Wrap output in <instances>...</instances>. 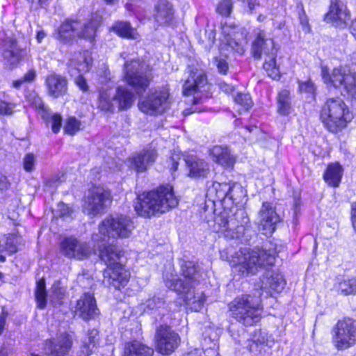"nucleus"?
<instances>
[{
    "instance_id": "obj_48",
    "label": "nucleus",
    "mask_w": 356,
    "mask_h": 356,
    "mask_svg": "<svg viewBox=\"0 0 356 356\" xmlns=\"http://www.w3.org/2000/svg\"><path fill=\"white\" fill-rule=\"evenodd\" d=\"M47 114L42 113V118L44 121L49 119L51 122V129L54 134H57L60 132L63 124V117L59 113H54L49 117L46 116Z\"/></svg>"
},
{
    "instance_id": "obj_16",
    "label": "nucleus",
    "mask_w": 356,
    "mask_h": 356,
    "mask_svg": "<svg viewBox=\"0 0 356 356\" xmlns=\"http://www.w3.org/2000/svg\"><path fill=\"white\" fill-rule=\"evenodd\" d=\"M179 343V335L168 326H161L157 330V352L169 355L175 351Z\"/></svg>"
},
{
    "instance_id": "obj_22",
    "label": "nucleus",
    "mask_w": 356,
    "mask_h": 356,
    "mask_svg": "<svg viewBox=\"0 0 356 356\" xmlns=\"http://www.w3.org/2000/svg\"><path fill=\"white\" fill-rule=\"evenodd\" d=\"M349 18V13L341 1L330 0V11L325 17L327 22L333 23L336 26L343 27Z\"/></svg>"
},
{
    "instance_id": "obj_42",
    "label": "nucleus",
    "mask_w": 356,
    "mask_h": 356,
    "mask_svg": "<svg viewBox=\"0 0 356 356\" xmlns=\"http://www.w3.org/2000/svg\"><path fill=\"white\" fill-rule=\"evenodd\" d=\"M6 42L10 47V49L5 50L6 52L8 53V58L14 59L17 63H20L24 58V50L18 47L17 40L15 38H10Z\"/></svg>"
},
{
    "instance_id": "obj_41",
    "label": "nucleus",
    "mask_w": 356,
    "mask_h": 356,
    "mask_svg": "<svg viewBox=\"0 0 356 356\" xmlns=\"http://www.w3.org/2000/svg\"><path fill=\"white\" fill-rule=\"evenodd\" d=\"M21 238L17 231L8 234L6 236L3 245L0 248V252H6L9 255L17 253L19 251L18 245H20Z\"/></svg>"
},
{
    "instance_id": "obj_9",
    "label": "nucleus",
    "mask_w": 356,
    "mask_h": 356,
    "mask_svg": "<svg viewBox=\"0 0 356 356\" xmlns=\"http://www.w3.org/2000/svg\"><path fill=\"white\" fill-rule=\"evenodd\" d=\"M321 76L325 83H331L343 97L356 99V75L346 72L343 68H335L330 74L327 67L321 65Z\"/></svg>"
},
{
    "instance_id": "obj_17",
    "label": "nucleus",
    "mask_w": 356,
    "mask_h": 356,
    "mask_svg": "<svg viewBox=\"0 0 356 356\" xmlns=\"http://www.w3.org/2000/svg\"><path fill=\"white\" fill-rule=\"evenodd\" d=\"M98 257L106 266L122 264L121 259L125 257V250L117 243H106L98 245Z\"/></svg>"
},
{
    "instance_id": "obj_29",
    "label": "nucleus",
    "mask_w": 356,
    "mask_h": 356,
    "mask_svg": "<svg viewBox=\"0 0 356 356\" xmlns=\"http://www.w3.org/2000/svg\"><path fill=\"white\" fill-rule=\"evenodd\" d=\"M261 281V289H270L277 293L281 292L286 285L283 275L272 270H267Z\"/></svg>"
},
{
    "instance_id": "obj_23",
    "label": "nucleus",
    "mask_w": 356,
    "mask_h": 356,
    "mask_svg": "<svg viewBox=\"0 0 356 356\" xmlns=\"http://www.w3.org/2000/svg\"><path fill=\"white\" fill-rule=\"evenodd\" d=\"M250 220L243 210L238 211L233 216L230 217L229 225L232 232L226 234V237L230 238H239L245 235L250 227Z\"/></svg>"
},
{
    "instance_id": "obj_30",
    "label": "nucleus",
    "mask_w": 356,
    "mask_h": 356,
    "mask_svg": "<svg viewBox=\"0 0 356 356\" xmlns=\"http://www.w3.org/2000/svg\"><path fill=\"white\" fill-rule=\"evenodd\" d=\"M92 53L88 49L75 51L70 60V64L78 72H88L92 64Z\"/></svg>"
},
{
    "instance_id": "obj_60",
    "label": "nucleus",
    "mask_w": 356,
    "mask_h": 356,
    "mask_svg": "<svg viewBox=\"0 0 356 356\" xmlns=\"http://www.w3.org/2000/svg\"><path fill=\"white\" fill-rule=\"evenodd\" d=\"M8 316V312L6 310L4 307H3L0 312V336L3 333L6 329L7 318Z\"/></svg>"
},
{
    "instance_id": "obj_12",
    "label": "nucleus",
    "mask_w": 356,
    "mask_h": 356,
    "mask_svg": "<svg viewBox=\"0 0 356 356\" xmlns=\"http://www.w3.org/2000/svg\"><path fill=\"white\" fill-rule=\"evenodd\" d=\"M60 252L70 259L83 260L90 254V248L86 242L73 236L64 237L59 243Z\"/></svg>"
},
{
    "instance_id": "obj_6",
    "label": "nucleus",
    "mask_w": 356,
    "mask_h": 356,
    "mask_svg": "<svg viewBox=\"0 0 356 356\" xmlns=\"http://www.w3.org/2000/svg\"><path fill=\"white\" fill-rule=\"evenodd\" d=\"M321 120L331 132L344 128L352 120V115L344 102L340 98H328L321 111Z\"/></svg>"
},
{
    "instance_id": "obj_21",
    "label": "nucleus",
    "mask_w": 356,
    "mask_h": 356,
    "mask_svg": "<svg viewBox=\"0 0 356 356\" xmlns=\"http://www.w3.org/2000/svg\"><path fill=\"white\" fill-rule=\"evenodd\" d=\"M44 83L48 95L54 98L63 97L67 92V80L63 75L50 73L46 76Z\"/></svg>"
},
{
    "instance_id": "obj_46",
    "label": "nucleus",
    "mask_w": 356,
    "mask_h": 356,
    "mask_svg": "<svg viewBox=\"0 0 356 356\" xmlns=\"http://www.w3.org/2000/svg\"><path fill=\"white\" fill-rule=\"evenodd\" d=\"M139 109L147 115H154L156 113V95L151 93L143 100L138 103Z\"/></svg>"
},
{
    "instance_id": "obj_20",
    "label": "nucleus",
    "mask_w": 356,
    "mask_h": 356,
    "mask_svg": "<svg viewBox=\"0 0 356 356\" xmlns=\"http://www.w3.org/2000/svg\"><path fill=\"white\" fill-rule=\"evenodd\" d=\"M178 203L171 185L164 184L157 188V213H166L175 208Z\"/></svg>"
},
{
    "instance_id": "obj_13",
    "label": "nucleus",
    "mask_w": 356,
    "mask_h": 356,
    "mask_svg": "<svg viewBox=\"0 0 356 356\" xmlns=\"http://www.w3.org/2000/svg\"><path fill=\"white\" fill-rule=\"evenodd\" d=\"M104 280L109 287L115 290H122L129 283L131 273L125 264L106 266L102 271Z\"/></svg>"
},
{
    "instance_id": "obj_37",
    "label": "nucleus",
    "mask_w": 356,
    "mask_h": 356,
    "mask_svg": "<svg viewBox=\"0 0 356 356\" xmlns=\"http://www.w3.org/2000/svg\"><path fill=\"white\" fill-rule=\"evenodd\" d=\"M24 97L29 106L34 108L37 112L49 114V109L46 107L42 97L35 90H25Z\"/></svg>"
},
{
    "instance_id": "obj_55",
    "label": "nucleus",
    "mask_w": 356,
    "mask_h": 356,
    "mask_svg": "<svg viewBox=\"0 0 356 356\" xmlns=\"http://www.w3.org/2000/svg\"><path fill=\"white\" fill-rule=\"evenodd\" d=\"M15 104L5 100H0V115H11Z\"/></svg>"
},
{
    "instance_id": "obj_64",
    "label": "nucleus",
    "mask_w": 356,
    "mask_h": 356,
    "mask_svg": "<svg viewBox=\"0 0 356 356\" xmlns=\"http://www.w3.org/2000/svg\"><path fill=\"white\" fill-rule=\"evenodd\" d=\"M350 216H351V222L353 227L356 232V202H353L351 204V211H350Z\"/></svg>"
},
{
    "instance_id": "obj_44",
    "label": "nucleus",
    "mask_w": 356,
    "mask_h": 356,
    "mask_svg": "<svg viewBox=\"0 0 356 356\" xmlns=\"http://www.w3.org/2000/svg\"><path fill=\"white\" fill-rule=\"evenodd\" d=\"M277 110L283 115H288L291 109L290 92L287 90H282L277 97Z\"/></svg>"
},
{
    "instance_id": "obj_10",
    "label": "nucleus",
    "mask_w": 356,
    "mask_h": 356,
    "mask_svg": "<svg viewBox=\"0 0 356 356\" xmlns=\"http://www.w3.org/2000/svg\"><path fill=\"white\" fill-rule=\"evenodd\" d=\"M113 200L110 189L100 184H92L88 189V195L83 198V208L88 215L96 216L104 213Z\"/></svg>"
},
{
    "instance_id": "obj_24",
    "label": "nucleus",
    "mask_w": 356,
    "mask_h": 356,
    "mask_svg": "<svg viewBox=\"0 0 356 356\" xmlns=\"http://www.w3.org/2000/svg\"><path fill=\"white\" fill-rule=\"evenodd\" d=\"M129 168L136 172H143L148 168L149 164L154 161V152L152 149H144L140 152L131 155L128 158Z\"/></svg>"
},
{
    "instance_id": "obj_1",
    "label": "nucleus",
    "mask_w": 356,
    "mask_h": 356,
    "mask_svg": "<svg viewBox=\"0 0 356 356\" xmlns=\"http://www.w3.org/2000/svg\"><path fill=\"white\" fill-rule=\"evenodd\" d=\"M180 275L181 277L170 279L163 275L165 286L179 294H184V301L188 308L193 312H199L205 302L202 292L195 291L198 284V266L192 261L181 259L179 261Z\"/></svg>"
},
{
    "instance_id": "obj_19",
    "label": "nucleus",
    "mask_w": 356,
    "mask_h": 356,
    "mask_svg": "<svg viewBox=\"0 0 356 356\" xmlns=\"http://www.w3.org/2000/svg\"><path fill=\"white\" fill-rule=\"evenodd\" d=\"M134 209L137 214L150 218L156 213V190L145 191L137 195Z\"/></svg>"
},
{
    "instance_id": "obj_8",
    "label": "nucleus",
    "mask_w": 356,
    "mask_h": 356,
    "mask_svg": "<svg viewBox=\"0 0 356 356\" xmlns=\"http://www.w3.org/2000/svg\"><path fill=\"white\" fill-rule=\"evenodd\" d=\"M134 228L131 218L122 213L109 214L98 225L101 235L115 238H129Z\"/></svg>"
},
{
    "instance_id": "obj_33",
    "label": "nucleus",
    "mask_w": 356,
    "mask_h": 356,
    "mask_svg": "<svg viewBox=\"0 0 356 356\" xmlns=\"http://www.w3.org/2000/svg\"><path fill=\"white\" fill-rule=\"evenodd\" d=\"M238 29L236 26L225 25L222 26V32L224 35L222 42L229 47L232 50L236 51L238 54H243L244 49L242 44L236 39Z\"/></svg>"
},
{
    "instance_id": "obj_61",
    "label": "nucleus",
    "mask_w": 356,
    "mask_h": 356,
    "mask_svg": "<svg viewBox=\"0 0 356 356\" xmlns=\"http://www.w3.org/2000/svg\"><path fill=\"white\" fill-rule=\"evenodd\" d=\"M297 9L299 15L300 24L302 25V26H307L308 25V19L305 15V12L303 9L302 4L300 3H298Z\"/></svg>"
},
{
    "instance_id": "obj_47",
    "label": "nucleus",
    "mask_w": 356,
    "mask_h": 356,
    "mask_svg": "<svg viewBox=\"0 0 356 356\" xmlns=\"http://www.w3.org/2000/svg\"><path fill=\"white\" fill-rule=\"evenodd\" d=\"M337 289L341 293L347 296L356 293V279L347 278L341 280L337 285Z\"/></svg>"
},
{
    "instance_id": "obj_32",
    "label": "nucleus",
    "mask_w": 356,
    "mask_h": 356,
    "mask_svg": "<svg viewBox=\"0 0 356 356\" xmlns=\"http://www.w3.org/2000/svg\"><path fill=\"white\" fill-rule=\"evenodd\" d=\"M175 10L168 0H157V24L169 25L174 19Z\"/></svg>"
},
{
    "instance_id": "obj_31",
    "label": "nucleus",
    "mask_w": 356,
    "mask_h": 356,
    "mask_svg": "<svg viewBox=\"0 0 356 356\" xmlns=\"http://www.w3.org/2000/svg\"><path fill=\"white\" fill-rule=\"evenodd\" d=\"M154 350L143 343L134 339L124 344L122 356H153Z\"/></svg>"
},
{
    "instance_id": "obj_58",
    "label": "nucleus",
    "mask_w": 356,
    "mask_h": 356,
    "mask_svg": "<svg viewBox=\"0 0 356 356\" xmlns=\"http://www.w3.org/2000/svg\"><path fill=\"white\" fill-rule=\"evenodd\" d=\"M75 85L83 92L89 90V87L86 78L82 74H79L74 79Z\"/></svg>"
},
{
    "instance_id": "obj_3",
    "label": "nucleus",
    "mask_w": 356,
    "mask_h": 356,
    "mask_svg": "<svg viewBox=\"0 0 356 356\" xmlns=\"http://www.w3.org/2000/svg\"><path fill=\"white\" fill-rule=\"evenodd\" d=\"M276 254V249L271 243L268 247L265 245L264 248L252 251L245 248L232 256L229 264L235 272H238L243 275H254L259 269L272 266L275 263Z\"/></svg>"
},
{
    "instance_id": "obj_27",
    "label": "nucleus",
    "mask_w": 356,
    "mask_h": 356,
    "mask_svg": "<svg viewBox=\"0 0 356 356\" xmlns=\"http://www.w3.org/2000/svg\"><path fill=\"white\" fill-rule=\"evenodd\" d=\"M211 159L224 167H232L235 163V156L227 146L216 145L209 150Z\"/></svg>"
},
{
    "instance_id": "obj_26",
    "label": "nucleus",
    "mask_w": 356,
    "mask_h": 356,
    "mask_svg": "<svg viewBox=\"0 0 356 356\" xmlns=\"http://www.w3.org/2000/svg\"><path fill=\"white\" fill-rule=\"evenodd\" d=\"M185 161L189 170L188 176L195 179L207 177L210 170L208 163L204 160L191 155L187 156Z\"/></svg>"
},
{
    "instance_id": "obj_51",
    "label": "nucleus",
    "mask_w": 356,
    "mask_h": 356,
    "mask_svg": "<svg viewBox=\"0 0 356 356\" xmlns=\"http://www.w3.org/2000/svg\"><path fill=\"white\" fill-rule=\"evenodd\" d=\"M230 217L228 218L224 215L218 216L216 219V225H218V228L215 227V229L218 232H223L225 236L232 232V228L229 225Z\"/></svg>"
},
{
    "instance_id": "obj_40",
    "label": "nucleus",
    "mask_w": 356,
    "mask_h": 356,
    "mask_svg": "<svg viewBox=\"0 0 356 356\" xmlns=\"http://www.w3.org/2000/svg\"><path fill=\"white\" fill-rule=\"evenodd\" d=\"M172 103L173 99L169 93V89L167 87L161 88L159 92H157V115L167 113Z\"/></svg>"
},
{
    "instance_id": "obj_28",
    "label": "nucleus",
    "mask_w": 356,
    "mask_h": 356,
    "mask_svg": "<svg viewBox=\"0 0 356 356\" xmlns=\"http://www.w3.org/2000/svg\"><path fill=\"white\" fill-rule=\"evenodd\" d=\"M109 31L122 39L134 40L138 37L137 29L131 26L129 21H115L109 28Z\"/></svg>"
},
{
    "instance_id": "obj_15",
    "label": "nucleus",
    "mask_w": 356,
    "mask_h": 356,
    "mask_svg": "<svg viewBox=\"0 0 356 356\" xmlns=\"http://www.w3.org/2000/svg\"><path fill=\"white\" fill-rule=\"evenodd\" d=\"M74 316H77L85 321L95 319L100 314L97 301L93 293L84 292L76 301L73 311Z\"/></svg>"
},
{
    "instance_id": "obj_63",
    "label": "nucleus",
    "mask_w": 356,
    "mask_h": 356,
    "mask_svg": "<svg viewBox=\"0 0 356 356\" xmlns=\"http://www.w3.org/2000/svg\"><path fill=\"white\" fill-rule=\"evenodd\" d=\"M219 88L221 91L226 94H232L234 91V87L224 81H220L218 83Z\"/></svg>"
},
{
    "instance_id": "obj_36",
    "label": "nucleus",
    "mask_w": 356,
    "mask_h": 356,
    "mask_svg": "<svg viewBox=\"0 0 356 356\" xmlns=\"http://www.w3.org/2000/svg\"><path fill=\"white\" fill-rule=\"evenodd\" d=\"M114 99L117 101L119 111H126L129 109L134 102V95L128 89L118 86Z\"/></svg>"
},
{
    "instance_id": "obj_52",
    "label": "nucleus",
    "mask_w": 356,
    "mask_h": 356,
    "mask_svg": "<svg viewBox=\"0 0 356 356\" xmlns=\"http://www.w3.org/2000/svg\"><path fill=\"white\" fill-rule=\"evenodd\" d=\"M232 10L233 2L232 0H220L216 8L217 13L224 17H228Z\"/></svg>"
},
{
    "instance_id": "obj_34",
    "label": "nucleus",
    "mask_w": 356,
    "mask_h": 356,
    "mask_svg": "<svg viewBox=\"0 0 356 356\" xmlns=\"http://www.w3.org/2000/svg\"><path fill=\"white\" fill-rule=\"evenodd\" d=\"M124 7L127 10L132 12L140 21L147 18L151 13L146 0H128Z\"/></svg>"
},
{
    "instance_id": "obj_62",
    "label": "nucleus",
    "mask_w": 356,
    "mask_h": 356,
    "mask_svg": "<svg viewBox=\"0 0 356 356\" xmlns=\"http://www.w3.org/2000/svg\"><path fill=\"white\" fill-rule=\"evenodd\" d=\"M91 354L92 350L90 348V345L85 342L81 346L77 356H90Z\"/></svg>"
},
{
    "instance_id": "obj_49",
    "label": "nucleus",
    "mask_w": 356,
    "mask_h": 356,
    "mask_svg": "<svg viewBox=\"0 0 356 356\" xmlns=\"http://www.w3.org/2000/svg\"><path fill=\"white\" fill-rule=\"evenodd\" d=\"M243 194L244 193L241 186L234 184L232 186L228 188V191L225 194V197L232 200L233 204H238Z\"/></svg>"
},
{
    "instance_id": "obj_25",
    "label": "nucleus",
    "mask_w": 356,
    "mask_h": 356,
    "mask_svg": "<svg viewBox=\"0 0 356 356\" xmlns=\"http://www.w3.org/2000/svg\"><path fill=\"white\" fill-rule=\"evenodd\" d=\"M207 77L203 72L197 69L190 71V74L183 86V94L185 96L195 95L207 84Z\"/></svg>"
},
{
    "instance_id": "obj_59",
    "label": "nucleus",
    "mask_w": 356,
    "mask_h": 356,
    "mask_svg": "<svg viewBox=\"0 0 356 356\" xmlns=\"http://www.w3.org/2000/svg\"><path fill=\"white\" fill-rule=\"evenodd\" d=\"M37 76L36 72L34 69H29L21 78L24 83H29L33 82Z\"/></svg>"
},
{
    "instance_id": "obj_4",
    "label": "nucleus",
    "mask_w": 356,
    "mask_h": 356,
    "mask_svg": "<svg viewBox=\"0 0 356 356\" xmlns=\"http://www.w3.org/2000/svg\"><path fill=\"white\" fill-rule=\"evenodd\" d=\"M229 308L232 316L245 326H252L259 322L263 312L259 298L250 295L235 298Z\"/></svg>"
},
{
    "instance_id": "obj_56",
    "label": "nucleus",
    "mask_w": 356,
    "mask_h": 356,
    "mask_svg": "<svg viewBox=\"0 0 356 356\" xmlns=\"http://www.w3.org/2000/svg\"><path fill=\"white\" fill-rule=\"evenodd\" d=\"M23 166L26 172H31L34 170L35 156L33 153H27L24 156Z\"/></svg>"
},
{
    "instance_id": "obj_11",
    "label": "nucleus",
    "mask_w": 356,
    "mask_h": 356,
    "mask_svg": "<svg viewBox=\"0 0 356 356\" xmlns=\"http://www.w3.org/2000/svg\"><path fill=\"white\" fill-rule=\"evenodd\" d=\"M333 332V343L338 350H346L356 343V321L352 318L339 321Z\"/></svg>"
},
{
    "instance_id": "obj_45",
    "label": "nucleus",
    "mask_w": 356,
    "mask_h": 356,
    "mask_svg": "<svg viewBox=\"0 0 356 356\" xmlns=\"http://www.w3.org/2000/svg\"><path fill=\"white\" fill-rule=\"evenodd\" d=\"M81 121L75 116H68L64 122L63 131L64 134L73 136L81 130Z\"/></svg>"
},
{
    "instance_id": "obj_18",
    "label": "nucleus",
    "mask_w": 356,
    "mask_h": 356,
    "mask_svg": "<svg viewBox=\"0 0 356 356\" xmlns=\"http://www.w3.org/2000/svg\"><path fill=\"white\" fill-rule=\"evenodd\" d=\"M49 356H67L73 346V339L67 332L62 334L58 340L49 338L44 341Z\"/></svg>"
},
{
    "instance_id": "obj_53",
    "label": "nucleus",
    "mask_w": 356,
    "mask_h": 356,
    "mask_svg": "<svg viewBox=\"0 0 356 356\" xmlns=\"http://www.w3.org/2000/svg\"><path fill=\"white\" fill-rule=\"evenodd\" d=\"M299 90L301 92L308 95V96H310L312 98H314L315 97L316 87L314 83L310 79L299 82Z\"/></svg>"
},
{
    "instance_id": "obj_50",
    "label": "nucleus",
    "mask_w": 356,
    "mask_h": 356,
    "mask_svg": "<svg viewBox=\"0 0 356 356\" xmlns=\"http://www.w3.org/2000/svg\"><path fill=\"white\" fill-rule=\"evenodd\" d=\"M234 101L244 111L251 108L253 104L250 96L242 92H238L236 96H234Z\"/></svg>"
},
{
    "instance_id": "obj_39",
    "label": "nucleus",
    "mask_w": 356,
    "mask_h": 356,
    "mask_svg": "<svg viewBox=\"0 0 356 356\" xmlns=\"http://www.w3.org/2000/svg\"><path fill=\"white\" fill-rule=\"evenodd\" d=\"M34 296L37 308L44 309L47 305L48 293L46 289V281L44 277H41L36 281Z\"/></svg>"
},
{
    "instance_id": "obj_43",
    "label": "nucleus",
    "mask_w": 356,
    "mask_h": 356,
    "mask_svg": "<svg viewBox=\"0 0 356 356\" xmlns=\"http://www.w3.org/2000/svg\"><path fill=\"white\" fill-rule=\"evenodd\" d=\"M65 295L66 291L60 285V282L54 283L51 286V303L52 305L54 307L63 305Z\"/></svg>"
},
{
    "instance_id": "obj_57",
    "label": "nucleus",
    "mask_w": 356,
    "mask_h": 356,
    "mask_svg": "<svg viewBox=\"0 0 356 356\" xmlns=\"http://www.w3.org/2000/svg\"><path fill=\"white\" fill-rule=\"evenodd\" d=\"M215 64L219 73L226 74L229 70L227 62L222 58H215Z\"/></svg>"
},
{
    "instance_id": "obj_54",
    "label": "nucleus",
    "mask_w": 356,
    "mask_h": 356,
    "mask_svg": "<svg viewBox=\"0 0 356 356\" xmlns=\"http://www.w3.org/2000/svg\"><path fill=\"white\" fill-rule=\"evenodd\" d=\"M251 341L256 345L268 343V334L266 331L261 330H255Z\"/></svg>"
},
{
    "instance_id": "obj_14",
    "label": "nucleus",
    "mask_w": 356,
    "mask_h": 356,
    "mask_svg": "<svg viewBox=\"0 0 356 356\" xmlns=\"http://www.w3.org/2000/svg\"><path fill=\"white\" fill-rule=\"evenodd\" d=\"M258 227L266 236H270L275 231L276 226L281 221V218L276 212L273 203L263 202L258 214Z\"/></svg>"
},
{
    "instance_id": "obj_7",
    "label": "nucleus",
    "mask_w": 356,
    "mask_h": 356,
    "mask_svg": "<svg viewBox=\"0 0 356 356\" xmlns=\"http://www.w3.org/2000/svg\"><path fill=\"white\" fill-rule=\"evenodd\" d=\"M152 78L151 73L143 70V65L139 60H127L124 63L123 81L139 97L149 88Z\"/></svg>"
},
{
    "instance_id": "obj_35",
    "label": "nucleus",
    "mask_w": 356,
    "mask_h": 356,
    "mask_svg": "<svg viewBox=\"0 0 356 356\" xmlns=\"http://www.w3.org/2000/svg\"><path fill=\"white\" fill-rule=\"evenodd\" d=\"M114 99V97H111L107 89L99 90L97 99V108L100 113L104 115L113 113L115 111Z\"/></svg>"
},
{
    "instance_id": "obj_38",
    "label": "nucleus",
    "mask_w": 356,
    "mask_h": 356,
    "mask_svg": "<svg viewBox=\"0 0 356 356\" xmlns=\"http://www.w3.org/2000/svg\"><path fill=\"white\" fill-rule=\"evenodd\" d=\"M342 175V167L339 163H332L327 168L323 177L328 185L337 187L341 182Z\"/></svg>"
},
{
    "instance_id": "obj_2",
    "label": "nucleus",
    "mask_w": 356,
    "mask_h": 356,
    "mask_svg": "<svg viewBox=\"0 0 356 356\" xmlns=\"http://www.w3.org/2000/svg\"><path fill=\"white\" fill-rule=\"evenodd\" d=\"M103 17L99 11L91 12L81 29L75 35L81 21L78 18H67L58 27L56 38L63 43H70L76 38L93 44L96 40L98 31L103 24Z\"/></svg>"
},
{
    "instance_id": "obj_5",
    "label": "nucleus",
    "mask_w": 356,
    "mask_h": 356,
    "mask_svg": "<svg viewBox=\"0 0 356 356\" xmlns=\"http://www.w3.org/2000/svg\"><path fill=\"white\" fill-rule=\"evenodd\" d=\"M256 38L252 43L251 54L256 59H261L263 55L266 56L264 69L268 76L273 79L280 77V72L276 64L277 50L275 47L274 41L266 38L264 30L255 31Z\"/></svg>"
}]
</instances>
